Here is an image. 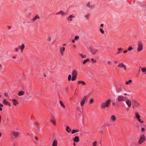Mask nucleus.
I'll return each mask as SVG.
<instances>
[{
  "mask_svg": "<svg viewBox=\"0 0 146 146\" xmlns=\"http://www.w3.org/2000/svg\"><path fill=\"white\" fill-rule=\"evenodd\" d=\"M146 140L145 136L144 134H142L138 140V143L139 145H141Z\"/></svg>",
  "mask_w": 146,
  "mask_h": 146,
  "instance_id": "obj_3",
  "label": "nucleus"
},
{
  "mask_svg": "<svg viewBox=\"0 0 146 146\" xmlns=\"http://www.w3.org/2000/svg\"><path fill=\"white\" fill-rule=\"evenodd\" d=\"M107 64L108 65H111L112 64V62L110 60H107Z\"/></svg>",
  "mask_w": 146,
  "mask_h": 146,
  "instance_id": "obj_32",
  "label": "nucleus"
},
{
  "mask_svg": "<svg viewBox=\"0 0 146 146\" xmlns=\"http://www.w3.org/2000/svg\"><path fill=\"white\" fill-rule=\"evenodd\" d=\"M136 104H137V105L138 106H141V104H140L137 101L136 102Z\"/></svg>",
  "mask_w": 146,
  "mask_h": 146,
  "instance_id": "obj_49",
  "label": "nucleus"
},
{
  "mask_svg": "<svg viewBox=\"0 0 146 146\" xmlns=\"http://www.w3.org/2000/svg\"><path fill=\"white\" fill-rule=\"evenodd\" d=\"M114 63L115 64H117V62L116 61H115L114 62Z\"/></svg>",
  "mask_w": 146,
  "mask_h": 146,
  "instance_id": "obj_56",
  "label": "nucleus"
},
{
  "mask_svg": "<svg viewBox=\"0 0 146 146\" xmlns=\"http://www.w3.org/2000/svg\"><path fill=\"white\" fill-rule=\"evenodd\" d=\"M72 42L73 43H74L75 42V41L74 40H72Z\"/></svg>",
  "mask_w": 146,
  "mask_h": 146,
  "instance_id": "obj_58",
  "label": "nucleus"
},
{
  "mask_svg": "<svg viewBox=\"0 0 146 146\" xmlns=\"http://www.w3.org/2000/svg\"><path fill=\"white\" fill-rule=\"evenodd\" d=\"M65 50L64 47H61L59 49V52L61 56H63L64 55V52Z\"/></svg>",
  "mask_w": 146,
  "mask_h": 146,
  "instance_id": "obj_8",
  "label": "nucleus"
},
{
  "mask_svg": "<svg viewBox=\"0 0 146 146\" xmlns=\"http://www.w3.org/2000/svg\"><path fill=\"white\" fill-rule=\"evenodd\" d=\"M117 67L123 70L124 71H126L127 70V67L123 63H120L118 64Z\"/></svg>",
  "mask_w": 146,
  "mask_h": 146,
  "instance_id": "obj_6",
  "label": "nucleus"
},
{
  "mask_svg": "<svg viewBox=\"0 0 146 146\" xmlns=\"http://www.w3.org/2000/svg\"><path fill=\"white\" fill-rule=\"evenodd\" d=\"M79 55L82 58H85L86 56V55L83 54H80Z\"/></svg>",
  "mask_w": 146,
  "mask_h": 146,
  "instance_id": "obj_31",
  "label": "nucleus"
},
{
  "mask_svg": "<svg viewBox=\"0 0 146 146\" xmlns=\"http://www.w3.org/2000/svg\"><path fill=\"white\" fill-rule=\"evenodd\" d=\"M94 101V100L93 98H91L89 100V103L92 104L93 103Z\"/></svg>",
  "mask_w": 146,
  "mask_h": 146,
  "instance_id": "obj_35",
  "label": "nucleus"
},
{
  "mask_svg": "<svg viewBox=\"0 0 146 146\" xmlns=\"http://www.w3.org/2000/svg\"><path fill=\"white\" fill-rule=\"evenodd\" d=\"M56 15H58L60 14L62 16H64L65 15H67L68 14L67 13H65L64 12L62 11H59L58 12L56 13Z\"/></svg>",
  "mask_w": 146,
  "mask_h": 146,
  "instance_id": "obj_12",
  "label": "nucleus"
},
{
  "mask_svg": "<svg viewBox=\"0 0 146 146\" xmlns=\"http://www.w3.org/2000/svg\"><path fill=\"white\" fill-rule=\"evenodd\" d=\"M87 98L88 97L87 96H85L83 97L80 102V105L81 107L83 106Z\"/></svg>",
  "mask_w": 146,
  "mask_h": 146,
  "instance_id": "obj_7",
  "label": "nucleus"
},
{
  "mask_svg": "<svg viewBox=\"0 0 146 146\" xmlns=\"http://www.w3.org/2000/svg\"><path fill=\"white\" fill-rule=\"evenodd\" d=\"M58 144V141L56 139H54L53 141L52 146H57Z\"/></svg>",
  "mask_w": 146,
  "mask_h": 146,
  "instance_id": "obj_16",
  "label": "nucleus"
},
{
  "mask_svg": "<svg viewBox=\"0 0 146 146\" xmlns=\"http://www.w3.org/2000/svg\"><path fill=\"white\" fill-rule=\"evenodd\" d=\"M100 133L102 135L103 134V130H101L100 131Z\"/></svg>",
  "mask_w": 146,
  "mask_h": 146,
  "instance_id": "obj_48",
  "label": "nucleus"
},
{
  "mask_svg": "<svg viewBox=\"0 0 146 146\" xmlns=\"http://www.w3.org/2000/svg\"><path fill=\"white\" fill-rule=\"evenodd\" d=\"M8 28L9 29H10L11 28V26H9L8 27Z\"/></svg>",
  "mask_w": 146,
  "mask_h": 146,
  "instance_id": "obj_57",
  "label": "nucleus"
},
{
  "mask_svg": "<svg viewBox=\"0 0 146 146\" xmlns=\"http://www.w3.org/2000/svg\"><path fill=\"white\" fill-rule=\"evenodd\" d=\"M86 6L88 7H91L90 3H88L86 4Z\"/></svg>",
  "mask_w": 146,
  "mask_h": 146,
  "instance_id": "obj_45",
  "label": "nucleus"
},
{
  "mask_svg": "<svg viewBox=\"0 0 146 146\" xmlns=\"http://www.w3.org/2000/svg\"><path fill=\"white\" fill-rule=\"evenodd\" d=\"M60 104L61 106L63 108H66V107L65 105H64V103H63L62 101L60 100Z\"/></svg>",
  "mask_w": 146,
  "mask_h": 146,
  "instance_id": "obj_26",
  "label": "nucleus"
},
{
  "mask_svg": "<svg viewBox=\"0 0 146 146\" xmlns=\"http://www.w3.org/2000/svg\"><path fill=\"white\" fill-rule=\"evenodd\" d=\"M4 95L6 97H9L8 94V93H4Z\"/></svg>",
  "mask_w": 146,
  "mask_h": 146,
  "instance_id": "obj_47",
  "label": "nucleus"
},
{
  "mask_svg": "<svg viewBox=\"0 0 146 146\" xmlns=\"http://www.w3.org/2000/svg\"><path fill=\"white\" fill-rule=\"evenodd\" d=\"M116 117L114 115H112L110 116V120L111 122L114 123L116 121Z\"/></svg>",
  "mask_w": 146,
  "mask_h": 146,
  "instance_id": "obj_9",
  "label": "nucleus"
},
{
  "mask_svg": "<svg viewBox=\"0 0 146 146\" xmlns=\"http://www.w3.org/2000/svg\"><path fill=\"white\" fill-rule=\"evenodd\" d=\"M98 51V50L95 48H92L91 50V52L93 55H95Z\"/></svg>",
  "mask_w": 146,
  "mask_h": 146,
  "instance_id": "obj_17",
  "label": "nucleus"
},
{
  "mask_svg": "<svg viewBox=\"0 0 146 146\" xmlns=\"http://www.w3.org/2000/svg\"><path fill=\"white\" fill-rule=\"evenodd\" d=\"M12 58H16V57L15 56H13L12 57Z\"/></svg>",
  "mask_w": 146,
  "mask_h": 146,
  "instance_id": "obj_60",
  "label": "nucleus"
},
{
  "mask_svg": "<svg viewBox=\"0 0 146 146\" xmlns=\"http://www.w3.org/2000/svg\"><path fill=\"white\" fill-rule=\"evenodd\" d=\"M115 103L113 102V103H112V105H115Z\"/></svg>",
  "mask_w": 146,
  "mask_h": 146,
  "instance_id": "obj_64",
  "label": "nucleus"
},
{
  "mask_svg": "<svg viewBox=\"0 0 146 146\" xmlns=\"http://www.w3.org/2000/svg\"><path fill=\"white\" fill-rule=\"evenodd\" d=\"M125 103L128 107H130L131 106L132 103L131 101L129 100H127Z\"/></svg>",
  "mask_w": 146,
  "mask_h": 146,
  "instance_id": "obj_13",
  "label": "nucleus"
},
{
  "mask_svg": "<svg viewBox=\"0 0 146 146\" xmlns=\"http://www.w3.org/2000/svg\"><path fill=\"white\" fill-rule=\"evenodd\" d=\"M72 76H77L78 75V72L76 70H74L72 71Z\"/></svg>",
  "mask_w": 146,
  "mask_h": 146,
  "instance_id": "obj_20",
  "label": "nucleus"
},
{
  "mask_svg": "<svg viewBox=\"0 0 146 146\" xmlns=\"http://www.w3.org/2000/svg\"><path fill=\"white\" fill-rule=\"evenodd\" d=\"M39 19L40 17L39 15H36L31 20L33 21H35L37 19Z\"/></svg>",
  "mask_w": 146,
  "mask_h": 146,
  "instance_id": "obj_18",
  "label": "nucleus"
},
{
  "mask_svg": "<svg viewBox=\"0 0 146 146\" xmlns=\"http://www.w3.org/2000/svg\"><path fill=\"white\" fill-rule=\"evenodd\" d=\"M66 130L68 133H70V132L71 129L68 126H67L66 127Z\"/></svg>",
  "mask_w": 146,
  "mask_h": 146,
  "instance_id": "obj_28",
  "label": "nucleus"
},
{
  "mask_svg": "<svg viewBox=\"0 0 146 146\" xmlns=\"http://www.w3.org/2000/svg\"><path fill=\"white\" fill-rule=\"evenodd\" d=\"M19 50V49L18 48H15V50L16 52H18Z\"/></svg>",
  "mask_w": 146,
  "mask_h": 146,
  "instance_id": "obj_50",
  "label": "nucleus"
},
{
  "mask_svg": "<svg viewBox=\"0 0 146 146\" xmlns=\"http://www.w3.org/2000/svg\"><path fill=\"white\" fill-rule=\"evenodd\" d=\"M3 105L2 104H0V107H3Z\"/></svg>",
  "mask_w": 146,
  "mask_h": 146,
  "instance_id": "obj_55",
  "label": "nucleus"
},
{
  "mask_svg": "<svg viewBox=\"0 0 146 146\" xmlns=\"http://www.w3.org/2000/svg\"><path fill=\"white\" fill-rule=\"evenodd\" d=\"M145 129L144 127H142L141 129V131L143 133L145 131Z\"/></svg>",
  "mask_w": 146,
  "mask_h": 146,
  "instance_id": "obj_43",
  "label": "nucleus"
},
{
  "mask_svg": "<svg viewBox=\"0 0 146 146\" xmlns=\"http://www.w3.org/2000/svg\"><path fill=\"white\" fill-rule=\"evenodd\" d=\"M97 144V142L96 141H94L92 142V146H96Z\"/></svg>",
  "mask_w": 146,
  "mask_h": 146,
  "instance_id": "obj_33",
  "label": "nucleus"
},
{
  "mask_svg": "<svg viewBox=\"0 0 146 146\" xmlns=\"http://www.w3.org/2000/svg\"><path fill=\"white\" fill-rule=\"evenodd\" d=\"M35 123L36 125H38V123Z\"/></svg>",
  "mask_w": 146,
  "mask_h": 146,
  "instance_id": "obj_61",
  "label": "nucleus"
},
{
  "mask_svg": "<svg viewBox=\"0 0 146 146\" xmlns=\"http://www.w3.org/2000/svg\"><path fill=\"white\" fill-rule=\"evenodd\" d=\"M3 103L5 105H8L9 106H11V104L5 99H4L3 101Z\"/></svg>",
  "mask_w": 146,
  "mask_h": 146,
  "instance_id": "obj_19",
  "label": "nucleus"
},
{
  "mask_svg": "<svg viewBox=\"0 0 146 146\" xmlns=\"http://www.w3.org/2000/svg\"><path fill=\"white\" fill-rule=\"evenodd\" d=\"M2 108H0V111H2Z\"/></svg>",
  "mask_w": 146,
  "mask_h": 146,
  "instance_id": "obj_59",
  "label": "nucleus"
},
{
  "mask_svg": "<svg viewBox=\"0 0 146 146\" xmlns=\"http://www.w3.org/2000/svg\"><path fill=\"white\" fill-rule=\"evenodd\" d=\"M77 77V76H72V77L71 80L72 81H74L76 79Z\"/></svg>",
  "mask_w": 146,
  "mask_h": 146,
  "instance_id": "obj_34",
  "label": "nucleus"
},
{
  "mask_svg": "<svg viewBox=\"0 0 146 146\" xmlns=\"http://www.w3.org/2000/svg\"><path fill=\"white\" fill-rule=\"evenodd\" d=\"M104 26V24H101L100 25V27H103Z\"/></svg>",
  "mask_w": 146,
  "mask_h": 146,
  "instance_id": "obj_53",
  "label": "nucleus"
},
{
  "mask_svg": "<svg viewBox=\"0 0 146 146\" xmlns=\"http://www.w3.org/2000/svg\"><path fill=\"white\" fill-rule=\"evenodd\" d=\"M72 78L71 75L70 74L68 76V81H70L71 80V78Z\"/></svg>",
  "mask_w": 146,
  "mask_h": 146,
  "instance_id": "obj_38",
  "label": "nucleus"
},
{
  "mask_svg": "<svg viewBox=\"0 0 146 146\" xmlns=\"http://www.w3.org/2000/svg\"><path fill=\"white\" fill-rule=\"evenodd\" d=\"M127 51H128V50H125L124 51L123 53H126L127 52Z\"/></svg>",
  "mask_w": 146,
  "mask_h": 146,
  "instance_id": "obj_52",
  "label": "nucleus"
},
{
  "mask_svg": "<svg viewBox=\"0 0 146 146\" xmlns=\"http://www.w3.org/2000/svg\"><path fill=\"white\" fill-rule=\"evenodd\" d=\"M49 121L50 122H51L54 125H56V122L55 120L52 119H50Z\"/></svg>",
  "mask_w": 146,
  "mask_h": 146,
  "instance_id": "obj_25",
  "label": "nucleus"
},
{
  "mask_svg": "<svg viewBox=\"0 0 146 146\" xmlns=\"http://www.w3.org/2000/svg\"><path fill=\"white\" fill-rule=\"evenodd\" d=\"M35 139L37 141L38 140V139L36 137H35Z\"/></svg>",
  "mask_w": 146,
  "mask_h": 146,
  "instance_id": "obj_54",
  "label": "nucleus"
},
{
  "mask_svg": "<svg viewBox=\"0 0 146 146\" xmlns=\"http://www.w3.org/2000/svg\"><path fill=\"white\" fill-rule=\"evenodd\" d=\"M117 49H118V52H117V53L119 54V53H120L121 51L122 50V49L121 48H118Z\"/></svg>",
  "mask_w": 146,
  "mask_h": 146,
  "instance_id": "obj_42",
  "label": "nucleus"
},
{
  "mask_svg": "<svg viewBox=\"0 0 146 146\" xmlns=\"http://www.w3.org/2000/svg\"><path fill=\"white\" fill-rule=\"evenodd\" d=\"M75 17V16L73 14H72L69 15V16L67 18V20L68 21H72L73 18H74Z\"/></svg>",
  "mask_w": 146,
  "mask_h": 146,
  "instance_id": "obj_10",
  "label": "nucleus"
},
{
  "mask_svg": "<svg viewBox=\"0 0 146 146\" xmlns=\"http://www.w3.org/2000/svg\"><path fill=\"white\" fill-rule=\"evenodd\" d=\"M111 102V99H109L102 102L100 105L101 108L104 109L108 108L110 105Z\"/></svg>",
  "mask_w": 146,
  "mask_h": 146,
  "instance_id": "obj_1",
  "label": "nucleus"
},
{
  "mask_svg": "<svg viewBox=\"0 0 146 146\" xmlns=\"http://www.w3.org/2000/svg\"><path fill=\"white\" fill-rule=\"evenodd\" d=\"M90 15L88 14H86L85 15L84 17L86 20H88L89 18Z\"/></svg>",
  "mask_w": 146,
  "mask_h": 146,
  "instance_id": "obj_29",
  "label": "nucleus"
},
{
  "mask_svg": "<svg viewBox=\"0 0 146 146\" xmlns=\"http://www.w3.org/2000/svg\"><path fill=\"white\" fill-rule=\"evenodd\" d=\"M133 81L132 80L129 79L126 81L125 82V84L126 85H129L132 84Z\"/></svg>",
  "mask_w": 146,
  "mask_h": 146,
  "instance_id": "obj_11",
  "label": "nucleus"
},
{
  "mask_svg": "<svg viewBox=\"0 0 146 146\" xmlns=\"http://www.w3.org/2000/svg\"><path fill=\"white\" fill-rule=\"evenodd\" d=\"M133 47L132 46H130L128 48V50L129 51H130L133 50Z\"/></svg>",
  "mask_w": 146,
  "mask_h": 146,
  "instance_id": "obj_41",
  "label": "nucleus"
},
{
  "mask_svg": "<svg viewBox=\"0 0 146 146\" xmlns=\"http://www.w3.org/2000/svg\"><path fill=\"white\" fill-rule=\"evenodd\" d=\"M25 94V92L23 91H19L18 93V95L19 96H21Z\"/></svg>",
  "mask_w": 146,
  "mask_h": 146,
  "instance_id": "obj_24",
  "label": "nucleus"
},
{
  "mask_svg": "<svg viewBox=\"0 0 146 146\" xmlns=\"http://www.w3.org/2000/svg\"><path fill=\"white\" fill-rule=\"evenodd\" d=\"M79 36H76L74 37V40H78L79 39Z\"/></svg>",
  "mask_w": 146,
  "mask_h": 146,
  "instance_id": "obj_40",
  "label": "nucleus"
},
{
  "mask_svg": "<svg viewBox=\"0 0 146 146\" xmlns=\"http://www.w3.org/2000/svg\"><path fill=\"white\" fill-rule=\"evenodd\" d=\"M73 141L75 142H78L79 141V138L78 136H76L74 137Z\"/></svg>",
  "mask_w": 146,
  "mask_h": 146,
  "instance_id": "obj_27",
  "label": "nucleus"
},
{
  "mask_svg": "<svg viewBox=\"0 0 146 146\" xmlns=\"http://www.w3.org/2000/svg\"><path fill=\"white\" fill-rule=\"evenodd\" d=\"M124 99V97L121 96H119L117 98V100L118 102L123 101Z\"/></svg>",
  "mask_w": 146,
  "mask_h": 146,
  "instance_id": "obj_14",
  "label": "nucleus"
},
{
  "mask_svg": "<svg viewBox=\"0 0 146 146\" xmlns=\"http://www.w3.org/2000/svg\"><path fill=\"white\" fill-rule=\"evenodd\" d=\"M135 115L136 119L137 121L141 123H143L144 122L141 119L140 116L137 112L135 113Z\"/></svg>",
  "mask_w": 146,
  "mask_h": 146,
  "instance_id": "obj_4",
  "label": "nucleus"
},
{
  "mask_svg": "<svg viewBox=\"0 0 146 146\" xmlns=\"http://www.w3.org/2000/svg\"><path fill=\"white\" fill-rule=\"evenodd\" d=\"M90 62V60L89 58L86 59L83 62V64L84 65L88 62Z\"/></svg>",
  "mask_w": 146,
  "mask_h": 146,
  "instance_id": "obj_23",
  "label": "nucleus"
},
{
  "mask_svg": "<svg viewBox=\"0 0 146 146\" xmlns=\"http://www.w3.org/2000/svg\"><path fill=\"white\" fill-rule=\"evenodd\" d=\"M73 47L74 48H76V47H77V46L76 45V44H74L73 45Z\"/></svg>",
  "mask_w": 146,
  "mask_h": 146,
  "instance_id": "obj_51",
  "label": "nucleus"
},
{
  "mask_svg": "<svg viewBox=\"0 0 146 146\" xmlns=\"http://www.w3.org/2000/svg\"><path fill=\"white\" fill-rule=\"evenodd\" d=\"M20 134V133L17 131H13L11 132V135L15 138H17L19 137Z\"/></svg>",
  "mask_w": 146,
  "mask_h": 146,
  "instance_id": "obj_5",
  "label": "nucleus"
},
{
  "mask_svg": "<svg viewBox=\"0 0 146 146\" xmlns=\"http://www.w3.org/2000/svg\"><path fill=\"white\" fill-rule=\"evenodd\" d=\"M92 62L93 63H95L96 62V60L93 58H92L91 59Z\"/></svg>",
  "mask_w": 146,
  "mask_h": 146,
  "instance_id": "obj_36",
  "label": "nucleus"
},
{
  "mask_svg": "<svg viewBox=\"0 0 146 146\" xmlns=\"http://www.w3.org/2000/svg\"><path fill=\"white\" fill-rule=\"evenodd\" d=\"M78 131H79L78 130H76L73 129L72 130V134H73L74 133H75L76 132H78Z\"/></svg>",
  "mask_w": 146,
  "mask_h": 146,
  "instance_id": "obj_39",
  "label": "nucleus"
},
{
  "mask_svg": "<svg viewBox=\"0 0 146 146\" xmlns=\"http://www.w3.org/2000/svg\"><path fill=\"white\" fill-rule=\"evenodd\" d=\"M143 45L142 42H139L137 44V50L138 52H140L143 49Z\"/></svg>",
  "mask_w": 146,
  "mask_h": 146,
  "instance_id": "obj_2",
  "label": "nucleus"
},
{
  "mask_svg": "<svg viewBox=\"0 0 146 146\" xmlns=\"http://www.w3.org/2000/svg\"><path fill=\"white\" fill-rule=\"evenodd\" d=\"M99 31L102 34H104V31L101 28L99 29Z\"/></svg>",
  "mask_w": 146,
  "mask_h": 146,
  "instance_id": "obj_37",
  "label": "nucleus"
},
{
  "mask_svg": "<svg viewBox=\"0 0 146 146\" xmlns=\"http://www.w3.org/2000/svg\"><path fill=\"white\" fill-rule=\"evenodd\" d=\"M1 135H2V133L0 132V137H1Z\"/></svg>",
  "mask_w": 146,
  "mask_h": 146,
  "instance_id": "obj_63",
  "label": "nucleus"
},
{
  "mask_svg": "<svg viewBox=\"0 0 146 146\" xmlns=\"http://www.w3.org/2000/svg\"><path fill=\"white\" fill-rule=\"evenodd\" d=\"M77 110L79 112L81 111V109L80 107H77Z\"/></svg>",
  "mask_w": 146,
  "mask_h": 146,
  "instance_id": "obj_46",
  "label": "nucleus"
},
{
  "mask_svg": "<svg viewBox=\"0 0 146 146\" xmlns=\"http://www.w3.org/2000/svg\"><path fill=\"white\" fill-rule=\"evenodd\" d=\"M77 83L78 84H82V85L83 86L86 85V83L85 82L81 80L78 81L77 82Z\"/></svg>",
  "mask_w": 146,
  "mask_h": 146,
  "instance_id": "obj_22",
  "label": "nucleus"
},
{
  "mask_svg": "<svg viewBox=\"0 0 146 146\" xmlns=\"http://www.w3.org/2000/svg\"><path fill=\"white\" fill-rule=\"evenodd\" d=\"M51 39L52 38L50 36H48L47 38V40L49 41H50Z\"/></svg>",
  "mask_w": 146,
  "mask_h": 146,
  "instance_id": "obj_44",
  "label": "nucleus"
},
{
  "mask_svg": "<svg viewBox=\"0 0 146 146\" xmlns=\"http://www.w3.org/2000/svg\"><path fill=\"white\" fill-rule=\"evenodd\" d=\"M44 76H45V77H46V74H44Z\"/></svg>",
  "mask_w": 146,
  "mask_h": 146,
  "instance_id": "obj_62",
  "label": "nucleus"
},
{
  "mask_svg": "<svg viewBox=\"0 0 146 146\" xmlns=\"http://www.w3.org/2000/svg\"><path fill=\"white\" fill-rule=\"evenodd\" d=\"M141 70L142 72L144 73L145 74H146V68H141Z\"/></svg>",
  "mask_w": 146,
  "mask_h": 146,
  "instance_id": "obj_30",
  "label": "nucleus"
},
{
  "mask_svg": "<svg viewBox=\"0 0 146 146\" xmlns=\"http://www.w3.org/2000/svg\"><path fill=\"white\" fill-rule=\"evenodd\" d=\"M19 47L20 50H21V52H23V51L25 48V45L24 44L22 43L21 46H19Z\"/></svg>",
  "mask_w": 146,
  "mask_h": 146,
  "instance_id": "obj_21",
  "label": "nucleus"
},
{
  "mask_svg": "<svg viewBox=\"0 0 146 146\" xmlns=\"http://www.w3.org/2000/svg\"><path fill=\"white\" fill-rule=\"evenodd\" d=\"M12 101L13 102V105L16 106L19 104V102L16 99H12Z\"/></svg>",
  "mask_w": 146,
  "mask_h": 146,
  "instance_id": "obj_15",
  "label": "nucleus"
}]
</instances>
